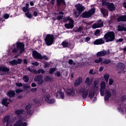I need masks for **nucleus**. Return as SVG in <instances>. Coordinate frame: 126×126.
<instances>
[{
	"mask_svg": "<svg viewBox=\"0 0 126 126\" xmlns=\"http://www.w3.org/2000/svg\"><path fill=\"white\" fill-rule=\"evenodd\" d=\"M106 6L109 11H114V10H116V6H115L114 3H109Z\"/></svg>",
	"mask_w": 126,
	"mask_h": 126,
	"instance_id": "12",
	"label": "nucleus"
},
{
	"mask_svg": "<svg viewBox=\"0 0 126 126\" xmlns=\"http://www.w3.org/2000/svg\"><path fill=\"white\" fill-rule=\"evenodd\" d=\"M68 63L69 64H70V65H71V64H72L73 63V60L70 59L69 60L68 62Z\"/></svg>",
	"mask_w": 126,
	"mask_h": 126,
	"instance_id": "59",
	"label": "nucleus"
},
{
	"mask_svg": "<svg viewBox=\"0 0 126 126\" xmlns=\"http://www.w3.org/2000/svg\"><path fill=\"white\" fill-rule=\"evenodd\" d=\"M49 65H50V64H49L48 63L45 62L44 63V67H45V68H47V67H48V66H49Z\"/></svg>",
	"mask_w": 126,
	"mask_h": 126,
	"instance_id": "63",
	"label": "nucleus"
},
{
	"mask_svg": "<svg viewBox=\"0 0 126 126\" xmlns=\"http://www.w3.org/2000/svg\"><path fill=\"white\" fill-rule=\"evenodd\" d=\"M94 96H95L94 91H91L89 92V97H90L91 99H92Z\"/></svg>",
	"mask_w": 126,
	"mask_h": 126,
	"instance_id": "31",
	"label": "nucleus"
},
{
	"mask_svg": "<svg viewBox=\"0 0 126 126\" xmlns=\"http://www.w3.org/2000/svg\"><path fill=\"white\" fill-rule=\"evenodd\" d=\"M23 113H24V110L23 109H17L15 111V114L17 115V116H18V115H21V114H23Z\"/></svg>",
	"mask_w": 126,
	"mask_h": 126,
	"instance_id": "28",
	"label": "nucleus"
},
{
	"mask_svg": "<svg viewBox=\"0 0 126 126\" xmlns=\"http://www.w3.org/2000/svg\"><path fill=\"white\" fill-rule=\"evenodd\" d=\"M118 31H125L126 32V28L123 26L119 25L118 26Z\"/></svg>",
	"mask_w": 126,
	"mask_h": 126,
	"instance_id": "27",
	"label": "nucleus"
},
{
	"mask_svg": "<svg viewBox=\"0 0 126 126\" xmlns=\"http://www.w3.org/2000/svg\"><path fill=\"white\" fill-rule=\"evenodd\" d=\"M75 7H76V10L78 11L79 14H81L82 12L84 11V9H85V7L80 3L76 4Z\"/></svg>",
	"mask_w": 126,
	"mask_h": 126,
	"instance_id": "10",
	"label": "nucleus"
},
{
	"mask_svg": "<svg viewBox=\"0 0 126 126\" xmlns=\"http://www.w3.org/2000/svg\"><path fill=\"white\" fill-rule=\"evenodd\" d=\"M34 82H37L38 85H42V84L44 83V80H43V75H35L34 78Z\"/></svg>",
	"mask_w": 126,
	"mask_h": 126,
	"instance_id": "6",
	"label": "nucleus"
},
{
	"mask_svg": "<svg viewBox=\"0 0 126 126\" xmlns=\"http://www.w3.org/2000/svg\"><path fill=\"white\" fill-rule=\"evenodd\" d=\"M55 76H57V77H60L61 76V72L57 71L55 73Z\"/></svg>",
	"mask_w": 126,
	"mask_h": 126,
	"instance_id": "51",
	"label": "nucleus"
},
{
	"mask_svg": "<svg viewBox=\"0 0 126 126\" xmlns=\"http://www.w3.org/2000/svg\"><path fill=\"white\" fill-rule=\"evenodd\" d=\"M113 83H114V80L113 79H109V85H113Z\"/></svg>",
	"mask_w": 126,
	"mask_h": 126,
	"instance_id": "52",
	"label": "nucleus"
},
{
	"mask_svg": "<svg viewBox=\"0 0 126 126\" xmlns=\"http://www.w3.org/2000/svg\"><path fill=\"white\" fill-rule=\"evenodd\" d=\"M7 101V97H4V98L2 99L1 103L2 105H3V106H5V107H8V105H9L10 103L9 102H8Z\"/></svg>",
	"mask_w": 126,
	"mask_h": 126,
	"instance_id": "20",
	"label": "nucleus"
},
{
	"mask_svg": "<svg viewBox=\"0 0 126 126\" xmlns=\"http://www.w3.org/2000/svg\"><path fill=\"white\" fill-rule=\"evenodd\" d=\"M112 95H113L114 96H117V92H116L115 90H112Z\"/></svg>",
	"mask_w": 126,
	"mask_h": 126,
	"instance_id": "57",
	"label": "nucleus"
},
{
	"mask_svg": "<svg viewBox=\"0 0 126 126\" xmlns=\"http://www.w3.org/2000/svg\"><path fill=\"white\" fill-rule=\"evenodd\" d=\"M57 6H65L66 3L65 0H56Z\"/></svg>",
	"mask_w": 126,
	"mask_h": 126,
	"instance_id": "15",
	"label": "nucleus"
},
{
	"mask_svg": "<svg viewBox=\"0 0 126 126\" xmlns=\"http://www.w3.org/2000/svg\"><path fill=\"white\" fill-rule=\"evenodd\" d=\"M66 93L68 96H73L75 94L73 89L67 90V91H66Z\"/></svg>",
	"mask_w": 126,
	"mask_h": 126,
	"instance_id": "23",
	"label": "nucleus"
},
{
	"mask_svg": "<svg viewBox=\"0 0 126 126\" xmlns=\"http://www.w3.org/2000/svg\"><path fill=\"white\" fill-rule=\"evenodd\" d=\"M38 14H39V12H37V11H34L33 12V15L34 16H35V17L38 16Z\"/></svg>",
	"mask_w": 126,
	"mask_h": 126,
	"instance_id": "58",
	"label": "nucleus"
},
{
	"mask_svg": "<svg viewBox=\"0 0 126 126\" xmlns=\"http://www.w3.org/2000/svg\"><path fill=\"white\" fill-rule=\"evenodd\" d=\"M37 73H38L39 74H40V73H42V74H43V73H45V70H44L43 69L39 68L37 70Z\"/></svg>",
	"mask_w": 126,
	"mask_h": 126,
	"instance_id": "43",
	"label": "nucleus"
},
{
	"mask_svg": "<svg viewBox=\"0 0 126 126\" xmlns=\"http://www.w3.org/2000/svg\"><path fill=\"white\" fill-rule=\"evenodd\" d=\"M22 62H23V60L21 58L18 59L17 60H16L17 65L18 64H21L22 63Z\"/></svg>",
	"mask_w": 126,
	"mask_h": 126,
	"instance_id": "40",
	"label": "nucleus"
},
{
	"mask_svg": "<svg viewBox=\"0 0 126 126\" xmlns=\"http://www.w3.org/2000/svg\"><path fill=\"white\" fill-rule=\"evenodd\" d=\"M79 93H82V98L83 99H86V97L88 96V90H85L83 88H81L79 90Z\"/></svg>",
	"mask_w": 126,
	"mask_h": 126,
	"instance_id": "8",
	"label": "nucleus"
},
{
	"mask_svg": "<svg viewBox=\"0 0 126 126\" xmlns=\"http://www.w3.org/2000/svg\"><path fill=\"white\" fill-rule=\"evenodd\" d=\"M104 23L102 22L100 23L94 24L92 26V28L93 29H96V28H101V27H104Z\"/></svg>",
	"mask_w": 126,
	"mask_h": 126,
	"instance_id": "17",
	"label": "nucleus"
},
{
	"mask_svg": "<svg viewBox=\"0 0 126 126\" xmlns=\"http://www.w3.org/2000/svg\"><path fill=\"white\" fill-rule=\"evenodd\" d=\"M56 69V67L51 68L49 70V74H53V73H54V72H55Z\"/></svg>",
	"mask_w": 126,
	"mask_h": 126,
	"instance_id": "42",
	"label": "nucleus"
},
{
	"mask_svg": "<svg viewBox=\"0 0 126 126\" xmlns=\"http://www.w3.org/2000/svg\"><path fill=\"white\" fill-rule=\"evenodd\" d=\"M58 94H59L60 96L61 99H64V94L62 92V91H59L58 92Z\"/></svg>",
	"mask_w": 126,
	"mask_h": 126,
	"instance_id": "32",
	"label": "nucleus"
},
{
	"mask_svg": "<svg viewBox=\"0 0 126 126\" xmlns=\"http://www.w3.org/2000/svg\"><path fill=\"white\" fill-rule=\"evenodd\" d=\"M114 21H115V17L111 16L110 17V20L109 21V23L112 24V23H113Z\"/></svg>",
	"mask_w": 126,
	"mask_h": 126,
	"instance_id": "39",
	"label": "nucleus"
},
{
	"mask_svg": "<svg viewBox=\"0 0 126 126\" xmlns=\"http://www.w3.org/2000/svg\"><path fill=\"white\" fill-rule=\"evenodd\" d=\"M62 45L63 48H69V46L71 45V43H68L67 41H64L62 42Z\"/></svg>",
	"mask_w": 126,
	"mask_h": 126,
	"instance_id": "26",
	"label": "nucleus"
},
{
	"mask_svg": "<svg viewBox=\"0 0 126 126\" xmlns=\"http://www.w3.org/2000/svg\"><path fill=\"white\" fill-rule=\"evenodd\" d=\"M16 48L20 51V54H22L25 51V44L23 42L17 41Z\"/></svg>",
	"mask_w": 126,
	"mask_h": 126,
	"instance_id": "5",
	"label": "nucleus"
},
{
	"mask_svg": "<svg viewBox=\"0 0 126 126\" xmlns=\"http://www.w3.org/2000/svg\"><path fill=\"white\" fill-rule=\"evenodd\" d=\"M101 96H104V101L108 102L111 97H112V93L108 90H100Z\"/></svg>",
	"mask_w": 126,
	"mask_h": 126,
	"instance_id": "2",
	"label": "nucleus"
},
{
	"mask_svg": "<svg viewBox=\"0 0 126 126\" xmlns=\"http://www.w3.org/2000/svg\"><path fill=\"white\" fill-rule=\"evenodd\" d=\"M101 63H104V64H109V63H111V60L110 59H105L102 61Z\"/></svg>",
	"mask_w": 126,
	"mask_h": 126,
	"instance_id": "30",
	"label": "nucleus"
},
{
	"mask_svg": "<svg viewBox=\"0 0 126 126\" xmlns=\"http://www.w3.org/2000/svg\"><path fill=\"white\" fill-rule=\"evenodd\" d=\"M51 95L50 94H47L44 95V100L47 104H55L56 103V99L55 98H51Z\"/></svg>",
	"mask_w": 126,
	"mask_h": 126,
	"instance_id": "7",
	"label": "nucleus"
},
{
	"mask_svg": "<svg viewBox=\"0 0 126 126\" xmlns=\"http://www.w3.org/2000/svg\"><path fill=\"white\" fill-rule=\"evenodd\" d=\"M85 83L88 85H90V84H91V82H90V78H89V77H87L86 78Z\"/></svg>",
	"mask_w": 126,
	"mask_h": 126,
	"instance_id": "44",
	"label": "nucleus"
},
{
	"mask_svg": "<svg viewBox=\"0 0 126 126\" xmlns=\"http://www.w3.org/2000/svg\"><path fill=\"white\" fill-rule=\"evenodd\" d=\"M67 21H69V22H73V21H74L72 18H70V16H68L67 17H65L63 19V22H67Z\"/></svg>",
	"mask_w": 126,
	"mask_h": 126,
	"instance_id": "29",
	"label": "nucleus"
},
{
	"mask_svg": "<svg viewBox=\"0 0 126 126\" xmlns=\"http://www.w3.org/2000/svg\"><path fill=\"white\" fill-rule=\"evenodd\" d=\"M103 62V58L102 57H99L98 59H96L94 60V63H100Z\"/></svg>",
	"mask_w": 126,
	"mask_h": 126,
	"instance_id": "34",
	"label": "nucleus"
},
{
	"mask_svg": "<svg viewBox=\"0 0 126 126\" xmlns=\"http://www.w3.org/2000/svg\"><path fill=\"white\" fill-rule=\"evenodd\" d=\"M32 65H35L36 66H39V63L37 62H35L34 63H32Z\"/></svg>",
	"mask_w": 126,
	"mask_h": 126,
	"instance_id": "53",
	"label": "nucleus"
},
{
	"mask_svg": "<svg viewBox=\"0 0 126 126\" xmlns=\"http://www.w3.org/2000/svg\"><path fill=\"white\" fill-rule=\"evenodd\" d=\"M6 95L8 97H9V98L15 97V92H14V91L10 90L7 92Z\"/></svg>",
	"mask_w": 126,
	"mask_h": 126,
	"instance_id": "18",
	"label": "nucleus"
},
{
	"mask_svg": "<svg viewBox=\"0 0 126 126\" xmlns=\"http://www.w3.org/2000/svg\"><path fill=\"white\" fill-rule=\"evenodd\" d=\"M95 10L96 9L94 7L92 8L89 11H85L81 14V17H82V18H90L95 13Z\"/></svg>",
	"mask_w": 126,
	"mask_h": 126,
	"instance_id": "3",
	"label": "nucleus"
},
{
	"mask_svg": "<svg viewBox=\"0 0 126 126\" xmlns=\"http://www.w3.org/2000/svg\"><path fill=\"white\" fill-rule=\"evenodd\" d=\"M103 44H105V40L103 38L96 39L94 42V45H103Z\"/></svg>",
	"mask_w": 126,
	"mask_h": 126,
	"instance_id": "14",
	"label": "nucleus"
},
{
	"mask_svg": "<svg viewBox=\"0 0 126 126\" xmlns=\"http://www.w3.org/2000/svg\"><path fill=\"white\" fill-rule=\"evenodd\" d=\"M32 57L34 59H36V60H43V58H42V55L39 53V52H37V51L34 50L32 51Z\"/></svg>",
	"mask_w": 126,
	"mask_h": 126,
	"instance_id": "9",
	"label": "nucleus"
},
{
	"mask_svg": "<svg viewBox=\"0 0 126 126\" xmlns=\"http://www.w3.org/2000/svg\"><path fill=\"white\" fill-rule=\"evenodd\" d=\"M9 63L12 65V66H14V65H17V63L16 62V60L14 59L12 61H10Z\"/></svg>",
	"mask_w": 126,
	"mask_h": 126,
	"instance_id": "33",
	"label": "nucleus"
},
{
	"mask_svg": "<svg viewBox=\"0 0 126 126\" xmlns=\"http://www.w3.org/2000/svg\"><path fill=\"white\" fill-rule=\"evenodd\" d=\"M107 55V51L106 50H103L101 51H99L97 52L96 54L97 58H101V57H105Z\"/></svg>",
	"mask_w": 126,
	"mask_h": 126,
	"instance_id": "13",
	"label": "nucleus"
},
{
	"mask_svg": "<svg viewBox=\"0 0 126 126\" xmlns=\"http://www.w3.org/2000/svg\"><path fill=\"white\" fill-rule=\"evenodd\" d=\"M101 11L103 17H106V16H108L109 15V12L107 9L103 8L101 9Z\"/></svg>",
	"mask_w": 126,
	"mask_h": 126,
	"instance_id": "25",
	"label": "nucleus"
},
{
	"mask_svg": "<svg viewBox=\"0 0 126 126\" xmlns=\"http://www.w3.org/2000/svg\"><path fill=\"white\" fill-rule=\"evenodd\" d=\"M102 5H106V6L108 5V3H109L110 2H107V0H103L101 1Z\"/></svg>",
	"mask_w": 126,
	"mask_h": 126,
	"instance_id": "47",
	"label": "nucleus"
},
{
	"mask_svg": "<svg viewBox=\"0 0 126 126\" xmlns=\"http://www.w3.org/2000/svg\"><path fill=\"white\" fill-rule=\"evenodd\" d=\"M83 30V28L82 27H80L79 28L75 31V32H78V33H81Z\"/></svg>",
	"mask_w": 126,
	"mask_h": 126,
	"instance_id": "45",
	"label": "nucleus"
},
{
	"mask_svg": "<svg viewBox=\"0 0 126 126\" xmlns=\"http://www.w3.org/2000/svg\"><path fill=\"white\" fill-rule=\"evenodd\" d=\"M100 30H96L94 33V35L95 36H99V35H100Z\"/></svg>",
	"mask_w": 126,
	"mask_h": 126,
	"instance_id": "48",
	"label": "nucleus"
},
{
	"mask_svg": "<svg viewBox=\"0 0 126 126\" xmlns=\"http://www.w3.org/2000/svg\"><path fill=\"white\" fill-rule=\"evenodd\" d=\"M26 16L28 17V18H29L30 19H31L32 18V15L30 14L29 12H27V13H25Z\"/></svg>",
	"mask_w": 126,
	"mask_h": 126,
	"instance_id": "41",
	"label": "nucleus"
},
{
	"mask_svg": "<svg viewBox=\"0 0 126 126\" xmlns=\"http://www.w3.org/2000/svg\"><path fill=\"white\" fill-rule=\"evenodd\" d=\"M33 101L34 102V103H35V104H40V103H41V101L37 99V98H34Z\"/></svg>",
	"mask_w": 126,
	"mask_h": 126,
	"instance_id": "50",
	"label": "nucleus"
},
{
	"mask_svg": "<svg viewBox=\"0 0 126 126\" xmlns=\"http://www.w3.org/2000/svg\"><path fill=\"white\" fill-rule=\"evenodd\" d=\"M3 17L4 19H8V18H9V14L5 13L3 14Z\"/></svg>",
	"mask_w": 126,
	"mask_h": 126,
	"instance_id": "49",
	"label": "nucleus"
},
{
	"mask_svg": "<svg viewBox=\"0 0 126 126\" xmlns=\"http://www.w3.org/2000/svg\"><path fill=\"white\" fill-rule=\"evenodd\" d=\"M110 77V75H109V74H106L104 75V78L105 80V81H106V82H108V80H109V78Z\"/></svg>",
	"mask_w": 126,
	"mask_h": 126,
	"instance_id": "38",
	"label": "nucleus"
},
{
	"mask_svg": "<svg viewBox=\"0 0 126 126\" xmlns=\"http://www.w3.org/2000/svg\"><path fill=\"white\" fill-rule=\"evenodd\" d=\"M121 100H122V102L125 101V100H126V95H122L121 96Z\"/></svg>",
	"mask_w": 126,
	"mask_h": 126,
	"instance_id": "56",
	"label": "nucleus"
},
{
	"mask_svg": "<svg viewBox=\"0 0 126 126\" xmlns=\"http://www.w3.org/2000/svg\"><path fill=\"white\" fill-rule=\"evenodd\" d=\"M23 11H24V12H27V11H29V9H28V8H26V7H24L23 8Z\"/></svg>",
	"mask_w": 126,
	"mask_h": 126,
	"instance_id": "54",
	"label": "nucleus"
},
{
	"mask_svg": "<svg viewBox=\"0 0 126 126\" xmlns=\"http://www.w3.org/2000/svg\"><path fill=\"white\" fill-rule=\"evenodd\" d=\"M42 60L43 59L45 60V61H48L49 60V58H48L46 55H44L43 56H42Z\"/></svg>",
	"mask_w": 126,
	"mask_h": 126,
	"instance_id": "60",
	"label": "nucleus"
},
{
	"mask_svg": "<svg viewBox=\"0 0 126 126\" xmlns=\"http://www.w3.org/2000/svg\"><path fill=\"white\" fill-rule=\"evenodd\" d=\"M55 36L53 34H47L45 38V42L47 46H51L54 43Z\"/></svg>",
	"mask_w": 126,
	"mask_h": 126,
	"instance_id": "4",
	"label": "nucleus"
},
{
	"mask_svg": "<svg viewBox=\"0 0 126 126\" xmlns=\"http://www.w3.org/2000/svg\"><path fill=\"white\" fill-rule=\"evenodd\" d=\"M18 51H19V49H18L17 48H15L14 49H13L12 53L13 54H14L15 53H17L18 52Z\"/></svg>",
	"mask_w": 126,
	"mask_h": 126,
	"instance_id": "55",
	"label": "nucleus"
},
{
	"mask_svg": "<svg viewBox=\"0 0 126 126\" xmlns=\"http://www.w3.org/2000/svg\"><path fill=\"white\" fill-rule=\"evenodd\" d=\"M122 21H126V15H125L120 16L117 18V22H121Z\"/></svg>",
	"mask_w": 126,
	"mask_h": 126,
	"instance_id": "24",
	"label": "nucleus"
},
{
	"mask_svg": "<svg viewBox=\"0 0 126 126\" xmlns=\"http://www.w3.org/2000/svg\"><path fill=\"white\" fill-rule=\"evenodd\" d=\"M9 115L5 116L2 120L3 124H6V126H9V124L10 123V121H9Z\"/></svg>",
	"mask_w": 126,
	"mask_h": 126,
	"instance_id": "16",
	"label": "nucleus"
},
{
	"mask_svg": "<svg viewBox=\"0 0 126 126\" xmlns=\"http://www.w3.org/2000/svg\"><path fill=\"white\" fill-rule=\"evenodd\" d=\"M115 38V32L111 31L105 33L103 39L105 40L106 43H109V42H113V41H114Z\"/></svg>",
	"mask_w": 126,
	"mask_h": 126,
	"instance_id": "1",
	"label": "nucleus"
},
{
	"mask_svg": "<svg viewBox=\"0 0 126 126\" xmlns=\"http://www.w3.org/2000/svg\"><path fill=\"white\" fill-rule=\"evenodd\" d=\"M82 83V78L79 77L78 79H77L75 82L74 85L75 86H78V85H80Z\"/></svg>",
	"mask_w": 126,
	"mask_h": 126,
	"instance_id": "22",
	"label": "nucleus"
},
{
	"mask_svg": "<svg viewBox=\"0 0 126 126\" xmlns=\"http://www.w3.org/2000/svg\"><path fill=\"white\" fill-rule=\"evenodd\" d=\"M74 22V21H73L72 22H69V23L65 24L64 25L65 28H66L67 29H70L73 28V27H74V26L73 25Z\"/></svg>",
	"mask_w": 126,
	"mask_h": 126,
	"instance_id": "21",
	"label": "nucleus"
},
{
	"mask_svg": "<svg viewBox=\"0 0 126 126\" xmlns=\"http://www.w3.org/2000/svg\"><path fill=\"white\" fill-rule=\"evenodd\" d=\"M100 87L101 89H103V90H105L106 89V83L102 82L100 84Z\"/></svg>",
	"mask_w": 126,
	"mask_h": 126,
	"instance_id": "36",
	"label": "nucleus"
},
{
	"mask_svg": "<svg viewBox=\"0 0 126 126\" xmlns=\"http://www.w3.org/2000/svg\"><path fill=\"white\" fill-rule=\"evenodd\" d=\"M90 39H91L90 37L87 36V37L86 38V39H85V41L86 42H89V41H90Z\"/></svg>",
	"mask_w": 126,
	"mask_h": 126,
	"instance_id": "64",
	"label": "nucleus"
},
{
	"mask_svg": "<svg viewBox=\"0 0 126 126\" xmlns=\"http://www.w3.org/2000/svg\"><path fill=\"white\" fill-rule=\"evenodd\" d=\"M117 69L122 70V71H124V72H126V71H124L125 68H126V65H125V64L122 63H118L117 64Z\"/></svg>",
	"mask_w": 126,
	"mask_h": 126,
	"instance_id": "11",
	"label": "nucleus"
},
{
	"mask_svg": "<svg viewBox=\"0 0 126 126\" xmlns=\"http://www.w3.org/2000/svg\"><path fill=\"white\" fill-rule=\"evenodd\" d=\"M74 14L76 18H77L78 17H79V15H80L81 14H79V13L77 12V11L75 10L74 11Z\"/></svg>",
	"mask_w": 126,
	"mask_h": 126,
	"instance_id": "46",
	"label": "nucleus"
},
{
	"mask_svg": "<svg viewBox=\"0 0 126 126\" xmlns=\"http://www.w3.org/2000/svg\"><path fill=\"white\" fill-rule=\"evenodd\" d=\"M63 15H60L58 16L57 18L58 20H62V19H63Z\"/></svg>",
	"mask_w": 126,
	"mask_h": 126,
	"instance_id": "61",
	"label": "nucleus"
},
{
	"mask_svg": "<svg viewBox=\"0 0 126 126\" xmlns=\"http://www.w3.org/2000/svg\"><path fill=\"white\" fill-rule=\"evenodd\" d=\"M45 81H47L48 82H51L52 80H53V79L52 77L49 76H46L44 79Z\"/></svg>",
	"mask_w": 126,
	"mask_h": 126,
	"instance_id": "35",
	"label": "nucleus"
},
{
	"mask_svg": "<svg viewBox=\"0 0 126 126\" xmlns=\"http://www.w3.org/2000/svg\"><path fill=\"white\" fill-rule=\"evenodd\" d=\"M31 104H29L26 106L25 110L27 111V115H32V110H31Z\"/></svg>",
	"mask_w": 126,
	"mask_h": 126,
	"instance_id": "19",
	"label": "nucleus"
},
{
	"mask_svg": "<svg viewBox=\"0 0 126 126\" xmlns=\"http://www.w3.org/2000/svg\"><path fill=\"white\" fill-rule=\"evenodd\" d=\"M23 79L25 82H28V81H29V77L27 75H25L23 77Z\"/></svg>",
	"mask_w": 126,
	"mask_h": 126,
	"instance_id": "37",
	"label": "nucleus"
},
{
	"mask_svg": "<svg viewBox=\"0 0 126 126\" xmlns=\"http://www.w3.org/2000/svg\"><path fill=\"white\" fill-rule=\"evenodd\" d=\"M16 85L18 87H21L22 86V84L21 83H16Z\"/></svg>",
	"mask_w": 126,
	"mask_h": 126,
	"instance_id": "62",
	"label": "nucleus"
}]
</instances>
